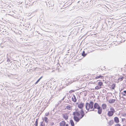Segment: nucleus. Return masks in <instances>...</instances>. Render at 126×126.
Listing matches in <instances>:
<instances>
[{
    "label": "nucleus",
    "instance_id": "1",
    "mask_svg": "<svg viewBox=\"0 0 126 126\" xmlns=\"http://www.w3.org/2000/svg\"><path fill=\"white\" fill-rule=\"evenodd\" d=\"M94 102L92 101H90L89 103H86L85 104V108L88 110H94Z\"/></svg>",
    "mask_w": 126,
    "mask_h": 126
},
{
    "label": "nucleus",
    "instance_id": "2",
    "mask_svg": "<svg viewBox=\"0 0 126 126\" xmlns=\"http://www.w3.org/2000/svg\"><path fill=\"white\" fill-rule=\"evenodd\" d=\"M84 106V103L81 102L78 104V107L79 108L81 109L80 113L81 116L80 118H82L84 115V113L83 110V108Z\"/></svg>",
    "mask_w": 126,
    "mask_h": 126
},
{
    "label": "nucleus",
    "instance_id": "3",
    "mask_svg": "<svg viewBox=\"0 0 126 126\" xmlns=\"http://www.w3.org/2000/svg\"><path fill=\"white\" fill-rule=\"evenodd\" d=\"M94 110V109H97V112L99 114H101L102 112V109L99 105L97 103H94L93 108Z\"/></svg>",
    "mask_w": 126,
    "mask_h": 126
},
{
    "label": "nucleus",
    "instance_id": "4",
    "mask_svg": "<svg viewBox=\"0 0 126 126\" xmlns=\"http://www.w3.org/2000/svg\"><path fill=\"white\" fill-rule=\"evenodd\" d=\"M115 111L114 108L113 107L110 108V110L108 111L107 113V115L109 117H110L113 116L115 112Z\"/></svg>",
    "mask_w": 126,
    "mask_h": 126
},
{
    "label": "nucleus",
    "instance_id": "5",
    "mask_svg": "<svg viewBox=\"0 0 126 126\" xmlns=\"http://www.w3.org/2000/svg\"><path fill=\"white\" fill-rule=\"evenodd\" d=\"M99 81L98 83V85L96 86L95 87V89L96 90L100 89L101 88V86H103V83L99 80H97V81Z\"/></svg>",
    "mask_w": 126,
    "mask_h": 126
},
{
    "label": "nucleus",
    "instance_id": "6",
    "mask_svg": "<svg viewBox=\"0 0 126 126\" xmlns=\"http://www.w3.org/2000/svg\"><path fill=\"white\" fill-rule=\"evenodd\" d=\"M59 125L60 126H68L67 124L66 125V123L64 121H63L60 122Z\"/></svg>",
    "mask_w": 126,
    "mask_h": 126
},
{
    "label": "nucleus",
    "instance_id": "7",
    "mask_svg": "<svg viewBox=\"0 0 126 126\" xmlns=\"http://www.w3.org/2000/svg\"><path fill=\"white\" fill-rule=\"evenodd\" d=\"M73 115H77L80 118V119H81V118H80V117H81V116H80V113L78 112H74L73 113Z\"/></svg>",
    "mask_w": 126,
    "mask_h": 126
},
{
    "label": "nucleus",
    "instance_id": "8",
    "mask_svg": "<svg viewBox=\"0 0 126 126\" xmlns=\"http://www.w3.org/2000/svg\"><path fill=\"white\" fill-rule=\"evenodd\" d=\"M73 118L75 121L77 122H78L80 120V118H79V117H77L76 115H74Z\"/></svg>",
    "mask_w": 126,
    "mask_h": 126
},
{
    "label": "nucleus",
    "instance_id": "9",
    "mask_svg": "<svg viewBox=\"0 0 126 126\" xmlns=\"http://www.w3.org/2000/svg\"><path fill=\"white\" fill-rule=\"evenodd\" d=\"M42 119L43 121H44L46 123H47L48 122V119L46 117H42Z\"/></svg>",
    "mask_w": 126,
    "mask_h": 126
},
{
    "label": "nucleus",
    "instance_id": "10",
    "mask_svg": "<svg viewBox=\"0 0 126 126\" xmlns=\"http://www.w3.org/2000/svg\"><path fill=\"white\" fill-rule=\"evenodd\" d=\"M104 77L103 76L101 75H99V76H96L95 78L96 79H97L99 78L103 79L104 78Z\"/></svg>",
    "mask_w": 126,
    "mask_h": 126
},
{
    "label": "nucleus",
    "instance_id": "11",
    "mask_svg": "<svg viewBox=\"0 0 126 126\" xmlns=\"http://www.w3.org/2000/svg\"><path fill=\"white\" fill-rule=\"evenodd\" d=\"M63 117L66 120H67L68 119V116L66 114H63Z\"/></svg>",
    "mask_w": 126,
    "mask_h": 126
},
{
    "label": "nucleus",
    "instance_id": "12",
    "mask_svg": "<svg viewBox=\"0 0 126 126\" xmlns=\"http://www.w3.org/2000/svg\"><path fill=\"white\" fill-rule=\"evenodd\" d=\"M102 107L103 110L106 109L107 107V105L105 104H103L101 105Z\"/></svg>",
    "mask_w": 126,
    "mask_h": 126
},
{
    "label": "nucleus",
    "instance_id": "13",
    "mask_svg": "<svg viewBox=\"0 0 126 126\" xmlns=\"http://www.w3.org/2000/svg\"><path fill=\"white\" fill-rule=\"evenodd\" d=\"M72 101L74 102H76L77 101V99L75 95H73L72 97Z\"/></svg>",
    "mask_w": 126,
    "mask_h": 126
},
{
    "label": "nucleus",
    "instance_id": "14",
    "mask_svg": "<svg viewBox=\"0 0 126 126\" xmlns=\"http://www.w3.org/2000/svg\"><path fill=\"white\" fill-rule=\"evenodd\" d=\"M115 122L116 123H118L119 122V118L117 117H115L114 118Z\"/></svg>",
    "mask_w": 126,
    "mask_h": 126
},
{
    "label": "nucleus",
    "instance_id": "15",
    "mask_svg": "<svg viewBox=\"0 0 126 126\" xmlns=\"http://www.w3.org/2000/svg\"><path fill=\"white\" fill-rule=\"evenodd\" d=\"M115 101V100L114 99H111L110 100H109V102L110 103H113Z\"/></svg>",
    "mask_w": 126,
    "mask_h": 126
},
{
    "label": "nucleus",
    "instance_id": "16",
    "mask_svg": "<svg viewBox=\"0 0 126 126\" xmlns=\"http://www.w3.org/2000/svg\"><path fill=\"white\" fill-rule=\"evenodd\" d=\"M72 107L70 106H67L65 108V109L68 110H70L71 109Z\"/></svg>",
    "mask_w": 126,
    "mask_h": 126
},
{
    "label": "nucleus",
    "instance_id": "17",
    "mask_svg": "<svg viewBox=\"0 0 126 126\" xmlns=\"http://www.w3.org/2000/svg\"><path fill=\"white\" fill-rule=\"evenodd\" d=\"M70 122L71 125L72 126H74V124L73 120H71L70 121Z\"/></svg>",
    "mask_w": 126,
    "mask_h": 126
},
{
    "label": "nucleus",
    "instance_id": "18",
    "mask_svg": "<svg viewBox=\"0 0 126 126\" xmlns=\"http://www.w3.org/2000/svg\"><path fill=\"white\" fill-rule=\"evenodd\" d=\"M123 96H125L126 94V91H124L123 92L121 93Z\"/></svg>",
    "mask_w": 126,
    "mask_h": 126
},
{
    "label": "nucleus",
    "instance_id": "19",
    "mask_svg": "<svg viewBox=\"0 0 126 126\" xmlns=\"http://www.w3.org/2000/svg\"><path fill=\"white\" fill-rule=\"evenodd\" d=\"M38 124V119H37L36 120V121L35 122V124H34L35 126H37Z\"/></svg>",
    "mask_w": 126,
    "mask_h": 126
},
{
    "label": "nucleus",
    "instance_id": "20",
    "mask_svg": "<svg viewBox=\"0 0 126 126\" xmlns=\"http://www.w3.org/2000/svg\"><path fill=\"white\" fill-rule=\"evenodd\" d=\"M86 54L85 53V52L84 51H83L82 53V55L84 57L86 56Z\"/></svg>",
    "mask_w": 126,
    "mask_h": 126
},
{
    "label": "nucleus",
    "instance_id": "21",
    "mask_svg": "<svg viewBox=\"0 0 126 126\" xmlns=\"http://www.w3.org/2000/svg\"><path fill=\"white\" fill-rule=\"evenodd\" d=\"M42 76L41 77L36 81V82L35 83V84H36L42 78Z\"/></svg>",
    "mask_w": 126,
    "mask_h": 126
},
{
    "label": "nucleus",
    "instance_id": "22",
    "mask_svg": "<svg viewBox=\"0 0 126 126\" xmlns=\"http://www.w3.org/2000/svg\"><path fill=\"white\" fill-rule=\"evenodd\" d=\"M111 86H112V89H114L115 87V84H112Z\"/></svg>",
    "mask_w": 126,
    "mask_h": 126
},
{
    "label": "nucleus",
    "instance_id": "23",
    "mask_svg": "<svg viewBox=\"0 0 126 126\" xmlns=\"http://www.w3.org/2000/svg\"><path fill=\"white\" fill-rule=\"evenodd\" d=\"M49 112H46L45 113V115L46 116H47L49 115Z\"/></svg>",
    "mask_w": 126,
    "mask_h": 126
},
{
    "label": "nucleus",
    "instance_id": "24",
    "mask_svg": "<svg viewBox=\"0 0 126 126\" xmlns=\"http://www.w3.org/2000/svg\"><path fill=\"white\" fill-rule=\"evenodd\" d=\"M41 126H44V123L43 122H41L40 124Z\"/></svg>",
    "mask_w": 126,
    "mask_h": 126
},
{
    "label": "nucleus",
    "instance_id": "25",
    "mask_svg": "<svg viewBox=\"0 0 126 126\" xmlns=\"http://www.w3.org/2000/svg\"><path fill=\"white\" fill-rule=\"evenodd\" d=\"M115 126H121V125L119 124H117Z\"/></svg>",
    "mask_w": 126,
    "mask_h": 126
},
{
    "label": "nucleus",
    "instance_id": "26",
    "mask_svg": "<svg viewBox=\"0 0 126 126\" xmlns=\"http://www.w3.org/2000/svg\"><path fill=\"white\" fill-rule=\"evenodd\" d=\"M54 123L53 122H52L51 123V125H54Z\"/></svg>",
    "mask_w": 126,
    "mask_h": 126
},
{
    "label": "nucleus",
    "instance_id": "27",
    "mask_svg": "<svg viewBox=\"0 0 126 126\" xmlns=\"http://www.w3.org/2000/svg\"><path fill=\"white\" fill-rule=\"evenodd\" d=\"M122 78H121V79H121V80H123V79H122Z\"/></svg>",
    "mask_w": 126,
    "mask_h": 126
},
{
    "label": "nucleus",
    "instance_id": "28",
    "mask_svg": "<svg viewBox=\"0 0 126 126\" xmlns=\"http://www.w3.org/2000/svg\"><path fill=\"white\" fill-rule=\"evenodd\" d=\"M53 5H52V7H53Z\"/></svg>",
    "mask_w": 126,
    "mask_h": 126
}]
</instances>
